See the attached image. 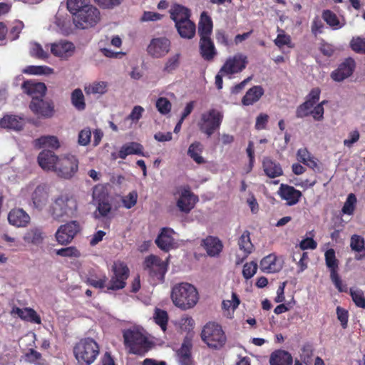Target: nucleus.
Wrapping results in <instances>:
<instances>
[{
    "mask_svg": "<svg viewBox=\"0 0 365 365\" xmlns=\"http://www.w3.org/2000/svg\"><path fill=\"white\" fill-rule=\"evenodd\" d=\"M247 64V58L242 53H237L227 59L221 68H245Z\"/></svg>",
    "mask_w": 365,
    "mask_h": 365,
    "instance_id": "nucleus-37",
    "label": "nucleus"
},
{
    "mask_svg": "<svg viewBox=\"0 0 365 365\" xmlns=\"http://www.w3.org/2000/svg\"><path fill=\"white\" fill-rule=\"evenodd\" d=\"M297 159L299 162L302 163L312 169H314L317 166L315 158L306 148H302L298 150Z\"/></svg>",
    "mask_w": 365,
    "mask_h": 365,
    "instance_id": "nucleus-42",
    "label": "nucleus"
},
{
    "mask_svg": "<svg viewBox=\"0 0 365 365\" xmlns=\"http://www.w3.org/2000/svg\"><path fill=\"white\" fill-rule=\"evenodd\" d=\"M24 23L21 21H16L13 23L9 31H8L7 38L10 41H15L19 37L22 29H24Z\"/></svg>",
    "mask_w": 365,
    "mask_h": 365,
    "instance_id": "nucleus-49",
    "label": "nucleus"
},
{
    "mask_svg": "<svg viewBox=\"0 0 365 365\" xmlns=\"http://www.w3.org/2000/svg\"><path fill=\"white\" fill-rule=\"evenodd\" d=\"M238 245L240 250L244 252V256L240 260L242 262L254 250V246L250 240V233L245 230L238 240ZM240 263V262H237Z\"/></svg>",
    "mask_w": 365,
    "mask_h": 365,
    "instance_id": "nucleus-36",
    "label": "nucleus"
},
{
    "mask_svg": "<svg viewBox=\"0 0 365 365\" xmlns=\"http://www.w3.org/2000/svg\"><path fill=\"white\" fill-rule=\"evenodd\" d=\"M81 231V226L77 221H70L61 225L55 233V237L61 245L70 244L78 232Z\"/></svg>",
    "mask_w": 365,
    "mask_h": 365,
    "instance_id": "nucleus-13",
    "label": "nucleus"
},
{
    "mask_svg": "<svg viewBox=\"0 0 365 365\" xmlns=\"http://www.w3.org/2000/svg\"><path fill=\"white\" fill-rule=\"evenodd\" d=\"M155 106L158 112L162 115L168 114L171 111L172 108L170 101L165 97H160L156 101Z\"/></svg>",
    "mask_w": 365,
    "mask_h": 365,
    "instance_id": "nucleus-51",
    "label": "nucleus"
},
{
    "mask_svg": "<svg viewBox=\"0 0 365 365\" xmlns=\"http://www.w3.org/2000/svg\"><path fill=\"white\" fill-rule=\"evenodd\" d=\"M143 146L136 142H131L124 144L118 153V157L121 159H125L129 155H138L145 156L143 152Z\"/></svg>",
    "mask_w": 365,
    "mask_h": 365,
    "instance_id": "nucleus-29",
    "label": "nucleus"
},
{
    "mask_svg": "<svg viewBox=\"0 0 365 365\" xmlns=\"http://www.w3.org/2000/svg\"><path fill=\"white\" fill-rule=\"evenodd\" d=\"M34 146L37 148L43 147H49L53 149H58L60 147V143L56 136L43 135L34 141Z\"/></svg>",
    "mask_w": 365,
    "mask_h": 365,
    "instance_id": "nucleus-41",
    "label": "nucleus"
},
{
    "mask_svg": "<svg viewBox=\"0 0 365 365\" xmlns=\"http://www.w3.org/2000/svg\"><path fill=\"white\" fill-rule=\"evenodd\" d=\"M88 5L90 0H67V9L73 16Z\"/></svg>",
    "mask_w": 365,
    "mask_h": 365,
    "instance_id": "nucleus-46",
    "label": "nucleus"
},
{
    "mask_svg": "<svg viewBox=\"0 0 365 365\" xmlns=\"http://www.w3.org/2000/svg\"><path fill=\"white\" fill-rule=\"evenodd\" d=\"M56 254L61 257L75 258H78L81 255L80 251L74 246L56 250Z\"/></svg>",
    "mask_w": 365,
    "mask_h": 365,
    "instance_id": "nucleus-50",
    "label": "nucleus"
},
{
    "mask_svg": "<svg viewBox=\"0 0 365 365\" xmlns=\"http://www.w3.org/2000/svg\"><path fill=\"white\" fill-rule=\"evenodd\" d=\"M197 202H198V197L191 192L188 186H186L181 189L176 205L181 212L187 214L194 208Z\"/></svg>",
    "mask_w": 365,
    "mask_h": 365,
    "instance_id": "nucleus-16",
    "label": "nucleus"
},
{
    "mask_svg": "<svg viewBox=\"0 0 365 365\" xmlns=\"http://www.w3.org/2000/svg\"><path fill=\"white\" fill-rule=\"evenodd\" d=\"M9 223L17 227H24L30 222L29 215L23 209H13L8 215Z\"/></svg>",
    "mask_w": 365,
    "mask_h": 365,
    "instance_id": "nucleus-24",
    "label": "nucleus"
},
{
    "mask_svg": "<svg viewBox=\"0 0 365 365\" xmlns=\"http://www.w3.org/2000/svg\"><path fill=\"white\" fill-rule=\"evenodd\" d=\"M269 116L265 113H260L256 118L255 128L257 130H264L266 128L268 123Z\"/></svg>",
    "mask_w": 365,
    "mask_h": 365,
    "instance_id": "nucleus-62",
    "label": "nucleus"
},
{
    "mask_svg": "<svg viewBox=\"0 0 365 365\" xmlns=\"http://www.w3.org/2000/svg\"><path fill=\"white\" fill-rule=\"evenodd\" d=\"M108 281L107 276L104 274L100 278H98L96 275H91L86 279V284L97 289H103L106 286Z\"/></svg>",
    "mask_w": 365,
    "mask_h": 365,
    "instance_id": "nucleus-48",
    "label": "nucleus"
},
{
    "mask_svg": "<svg viewBox=\"0 0 365 365\" xmlns=\"http://www.w3.org/2000/svg\"><path fill=\"white\" fill-rule=\"evenodd\" d=\"M100 19V11L91 4L81 9L73 16V21L76 27L81 29L93 27L99 22Z\"/></svg>",
    "mask_w": 365,
    "mask_h": 365,
    "instance_id": "nucleus-10",
    "label": "nucleus"
},
{
    "mask_svg": "<svg viewBox=\"0 0 365 365\" xmlns=\"http://www.w3.org/2000/svg\"><path fill=\"white\" fill-rule=\"evenodd\" d=\"M200 337L210 349L214 350L221 349L227 342V336L222 326L215 322H209L204 325Z\"/></svg>",
    "mask_w": 365,
    "mask_h": 365,
    "instance_id": "nucleus-5",
    "label": "nucleus"
},
{
    "mask_svg": "<svg viewBox=\"0 0 365 365\" xmlns=\"http://www.w3.org/2000/svg\"><path fill=\"white\" fill-rule=\"evenodd\" d=\"M322 17L324 21L333 29H339L343 26V24H340V21L336 14L331 10H324Z\"/></svg>",
    "mask_w": 365,
    "mask_h": 365,
    "instance_id": "nucleus-44",
    "label": "nucleus"
},
{
    "mask_svg": "<svg viewBox=\"0 0 365 365\" xmlns=\"http://www.w3.org/2000/svg\"><path fill=\"white\" fill-rule=\"evenodd\" d=\"M169 12L170 19L175 22V25L190 19V9L182 5L175 4Z\"/></svg>",
    "mask_w": 365,
    "mask_h": 365,
    "instance_id": "nucleus-26",
    "label": "nucleus"
},
{
    "mask_svg": "<svg viewBox=\"0 0 365 365\" xmlns=\"http://www.w3.org/2000/svg\"><path fill=\"white\" fill-rule=\"evenodd\" d=\"M112 274L107 284V291H118L126 286L130 270L127 264L121 261L114 262L111 267Z\"/></svg>",
    "mask_w": 365,
    "mask_h": 365,
    "instance_id": "nucleus-9",
    "label": "nucleus"
},
{
    "mask_svg": "<svg viewBox=\"0 0 365 365\" xmlns=\"http://www.w3.org/2000/svg\"><path fill=\"white\" fill-rule=\"evenodd\" d=\"M349 294L354 304L359 308H365V296L364 291L357 289L350 288Z\"/></svg>",
    "mask_w": 365,
    "mask_h": 365,
    "instance_id": "nucleus-47",
    "label": "nucleus"
},
{
    "mask_svg": "<svg viewBox=\"0 0 365 365\" xmlns=\"http://www.w3.org/2000/svg\"><path fill=\"white\" fill-rule=\"evenodd\" d=\"M96 4L104 9H112L121 4L123 0H94Z\"/></svg>",
    "mask_w": 365,
    "mask_h": 365,
    "instance_id": "nucleus-60",
    "label": "nucleus"
},
{
    "mask_svg": "<svg viewBox=\"0 0 365 365\" xmlns=\"http://www.w3.org/2000/svg\"><path fill=\"white\" fill-rule=\"evenodd\" d=\"M38 91V96H32L29 104L31 110L38 117L43 118H50L54 115V105L51 101H46L43 97L46 95V87L44 83H38L36 84L31 93Z\"/></svg>",
    "mask_w": 365,
    "mask_h": 365,
    "instance_id": "nucleus-4",
    "label": "nucleus"
},
{
    "mask_svg": "<svg viewBox=\"0 0 365 365\" xmlns=\"http://www.w3.org/2000/svg\"><path fill=\"white\" fill-rule=\"evenodd\" d=\"M123 337L128 352L140 356H145L154 345L152 341L138 329L124 330Z\"/></svg>",
    "mask_w": 365,
    "mask_h": 365,
    "instance_id": "nucleus-2",
    "label": "nucleus"
},
{
    "mask_svg": "<svg viewBox=\"0 0 365 365\" xmlns=\"http://www.w3.org/2000/svg\"><path fill=\"white\" fill-rule=\"evenodd\" d=\"M77 210L76 198L71 194L62 193L52 202L49 208V213L54 220H60L64 217H74L76 215Z\"/></svg>",
    "mask_w": 365,
    "mask_h": 365,
    "instance_id": "nucleus-3",
    "label": "nucleus"
},
{
    "mask_svg": "<svg viewBox=\"0 0 365 365\" xmlns=\"http://www.w3.org/2000/svg\"><path fill=\"white\" fill-rule=\"evenodd\" d=\"M324 27V25L322 19L319 18V16H316L312 22V33L316 36L319 34H322L323 32Z\"/></svg>",
    "mask_w": 365,
    "mask_h": 365,
    "instance_id": "nucleus-61",
    "label": "nucleus"
},
{
    "mask_svg": "<svg viewBox=\"0 0 365 365\" xmlns=\"http://www.w3.org/2000/svg\"><path fill=\"white\" fill-rule=\"evenodd\" d=\"M264 95V89L260 86H255L250 88L243 96L242 103L244 106H251L257 102Z\"/></svg>",
    "mask_w": 365,
    "mask_h": 365,
    "instance_id": "nucleus-31",
    "label": "nucleus"
},
{
    "mask_svg": "<svg viewBox=\"0 0 365 365\" xmlns=\"http://www.w3.org/2000/svg\"><path fill=\"white\" fill-rule=\"evenodd\" d=\"M143 269L148 273L153 284H162L168 269V262L155 255L147 256L143 262Z\"/></svg>",
    "mask_w": 365,
    "mask_h": 365,
    "instance_id": "nucleus-6",
    "label": "nucleus"
},
{
    "mask_svg": "<svg viewBox=\"0 0 365 365\" xmlns=\"http://www.w3.org/2000/svg\"><path fill=\"white\" fill-rule=\"evenodd\" d=\"M170 46V41L166 37L154 38L150 41L147 51L151 56L161 58L168 53Z\"/></svg>",
    "mask_w": 365,
    "mask_h": 365,
    "instance_id": "nucleus-15",
    "label": "nucleus"
},
{
    "mask_svg": "<svg viewBox=\"0 0 365 365\" xmlns=\"http://www.w3.org/2000/svg\"><path fill=\"white\" fill-rule=\"evenodd\" d=\"M200 54L205 60H212L217 52L213 41L210 37L201 38L200 40Z\"/></svg>",
    "mask_w": 365,
    "mask_h": 365,
    "instance_id": "nucleus-30",
    "label": "nucleus"
},
{
    "mask_svg": "<svg viewBox=\"0 0 365 365\" xmlns=\"http://www.w3.org/2000/svg\"><path fill=\"white\" fill-rule=\"evenodd\" d=\"M223 112L217 108H210L202 113L197 122L200 131L207 138L219 130L223 121Z\"/></svg>",
    "mask_w": 365,
    "mask_h": 365,
    "instance_id": "nucleus-8",
    "label": "nucleus"
},
{
    "mask_svg": "<svg viewBox=\"0 0 365 365\" xmlns=\"http://www.w3.org/2000/svg\"><path fill=\"white\" fill-rule=\"evenodd\" d=\"M321 94L319 88H312L306 96L304 103L297 106L295 112L297 118H304L311 115L312 109L314 106L319 101Z\"/></svg>",
    "mask_w": 365,
    "mask_h": 365,
    "instance_id": "nucleus-14",
    "label": "nucleus"
},
{
    "mask_svg": "<svg viewBox=\"0 0 365 365\" xmlns=\"http://www.w3.org/2000/svg\"><path fill=\"white\" fill-rule=\"evenodd\" d=\"M71 101L73 107L79 110H84L86 107L85 97L83 91L80 88L74 89L71 95Z\"/></svg>",
    "mask_w": 365,
    "mask_h": 365,
    "instance_id": "nucleus-43",
    "label": "nucleus"
},
{
    "mask_svg": "<svg viewBox=\"0 0 365 365\" xmlns=\"http://www.w3.org/2000/svg\"><path fill=\"white\" fill-rule=\"evenodd\" d=\"M325 263L326 266L330 272V279L335 287L340 292H346L347 287L343 284L339 272V260L336 257L335 251L334 249H329L325 252Z\"/></svg>",
    "mask_w": 365,
    "mask_h": 365,
    "instance_id": "nucleus-12",
    "label": "nucleus"
},
{
    "mask_svg": "<svg viewBox=\"0 0 365 365\" xmlns=\"http://www.w3.org/2000/svg\"><path fill=\"white\" fill-rule=\"evenodd\" d=\"M30 53L32 56L40 59H45L48 56V52L43 50L40 43L36 42L31 43Z\"/></svg>",
    "mask_w": 365,
    "mask_h": 365,
    "instance_id": "nucleus-54",
    "label": "nucleus"
},
{
    "mask_svg": "<svg viewBox=\"0 0 365 365\" xmlns=\"http://www.w3.org/2000/svg\"><path fill=\"white\" fill-rule=\"evenodd\" d=\"M108 91V83L105 81H94L86 85L84 91L87 96L98 95L102 96Z\"/></svg>",
    "mask_w": 365,
    "mask_h": 365,
    "instance_id": "nucleus-40",
    "label": "nucleus"
},
{
    "mask_svg": "<svg viewBox=\"0 0 365 365\" xmlns=\"http://www.w3.org/2000/svg\"><path fill=\"white\" fill-rule=\"evenodd\" d=\"M174 230L170 227H163L155 240L156 245L164 252H169L175 247Z\"/></svg>",
    "mask_w": 365,
    "mask_h": 365,
    "instance_id": "nucleus-17",
    "label": "nucleus"
},
{
    "mask_svg": "<svg viewBox=\"0 0 365 365\" xmlns=\"http://www.w3.org/2000/svg\"><path fill=\"white\" fill-rule=\"evenodd\" d=\"M350 47L356 53H365V38L353 37L350 41Z\"/></svg>",
    "mask_w": 365,
    "mask_h": 365,
    "instance_id": "nucleus-53",
    "label": "nucleus"
},
{
    "mask_svg": "<svg viewBox=\"0 0 365 365\" xmlns=\"http://www.w3.org/2000/svg\"><path fill=\"white\" fill-rule=\"evenodd\" d=\"M260 268L264 272L275 273L282 269V264L274 254H269L260 261Z\"/></svg>",
    "mask_w": 365,
    "mask_h": 365,
    "instance_id": "nucleus-25",
    "label": "nucleus"
},
{
    "mask_svg": "<svg viewBox=\"0 0 365 365\" xmlns=\"http://www.w3.org/2000/svg\"><path fill=\"white\" fill-rule=\"evenodd\" d=\"M74 49L75 46L73 43L66 41H61L51 44V53L60 58H66L71 56Z\"/></svg>",
    "mask_w": 365,
    "mask_h": 365,
    "instance_id": "nucleus-21",
    "label": "nucleus"
},
{
    "mask_svg": "<svg viewBox=\"0 0 365 365\" xmlns=\"http://www.w3.org/2000/svg\"><path fill=\"white\" fill-rule=\"evenodd\" d=\"M317 247V243L312 237H307L302 240L299 243V247L302 250H315Z\"/></svg>",
    "mask_w": 365,
    "mask_h": 365,
    "instance_id": "nucleus-63",
    "label": "nucleus"
},
{
    "mask_svg": "<svg viewBox=\"0 0 365 365\" xmlns=\"http://www.w3.org/2000/svg\"><path fill=\"white\" fill-rule=\"evenodd\" d=\"M202 246L205 248L210 257H217L222 251L223 245L221 240L214 236H207L202 242Z\"/></svg>",
    "mask_w": 365,
    "mask_h": 365,
    "instance_id": "nucleus-23",
    "label": "nucleus"
},
{
    "mask_svg": "<svg viewBox=\"0 0 365 365\" xmlns=\"http://www.w3.org/2000/svg\"><path fill=\"white\" fill-rule=\"evenodd\" d=\"M170 297L175 306L182 310L194 307L199 299L197 289L187 282L175 284L172 288Z\"/></svg>",
    "mask_w": 365,
    "mask_h": 365,
    "instance_id": "nucleus-1",
    "label": "nucleus"
},
{
    "mask_svg": "<svg viewBox=\"0 0 365 365\" xmlns=\"http://www.w3.org/2000/svg\"><path fill=\"white\" fill-rule=\"evenodd\" d=\"M336 311L337 319L340 322L342 328L346 329L348 326L349 312L341 307H337Z\"/></svg>",
    "mask_w": 365,
    "mask_h": 365,
    "instance_id": "nucleus-58",
    "label": "nucleus"
},
{
    "mask_svg": "<svg viewBox=\"0 0 365 365\" xmlns=\"http://www.w3.org/2000/svg\"><path fill=\"white\" fill-rule=\"evenodd\" d=\"M0 126L4 128L21 130L24 128V120L17 115H6L0 120Z\"/></svg>",
    "mask_w": 365,
    "mask_h": 365,
    "instance_id": "nucleus-32",
    "label": "nucleus"
},
{
    "mask_svg": "<svg viewBox=\"0 0 365 365\" xmlns=\"http://www.w3.org/2000/svg\"><path fill=\"white\" fill-rule=\"evenodd\" d=\"M356 197L354 193H350L342 207V212L344 214L352 215L355 210V205L356 203Z\"/></svg>",
    "mask_w": 365,
    "mask_h": 365,
    "instance_id": "nucleus-52",
    "label": "nucleus"
},
{
    "mask_svg": "<svg viewBox=\"0 0 365 365\" xmlns=\"http://www.w3.org/2000/svg\"><path fill=\"white\" fill-rule=\"evenodd\" d=\"M23 239L27 243L38 245L43 241V232L40 227H31L26 231Z\"/></svg>",
    "mask_w": 365,
    "mask_h": 365,
    "instance_id": "nucleus-35",
    "label": "nucleus"
},
{
    "mask_svg": "<svg viewBox=\"0 0 365 365\" xmlns=\"http://www.w3.org/2000/svg\"><path fill=\"white\" fill-rule=\"evenodd\" d=\"M354 70H334L331 73V78L335 81H341L351 76Z\"/></svg>",
    "mask_w": 365,
    "mask_h": 365,
    "instance_id": "nucleus-59",
    "label": "nucleus"
},
{
    "mask_svg": "<svg viewBox=\"0 0 365 365\" xmlns=\"http://www.w3.org/2000/svg\"><path fill=\"white\" fill-rule=\"evenodd\" d=\"M91 130L89 128H85L78 133V143L79 145L86 146L91 142Z\"/></svg>",
    "mask_w": 365,
    "mask_h": 365,
    "instance_id": "nucleus-57",
    "label": "nucleus"
},
{
    "mask_svg": "<svg viewBox=\"0 0 365 365\" xmlns=\"http://www.w3.org/2000/svg\"><path fill=\"white\" fill-rule=\"evenodd\" d=\"M257 270V262L252 261L250 262H247L244 264L242 269V275L246 279H249L252 278Z\"/></svg>",
    "mask_w": 365,
    "mask_h": 365,
    "instance_id": "nucleus-55",
    "label": "nucleus"
},
{
    "mask_svg": "<svg viewBox=\"0 0 365 365\" xmlns=\"http://www.w3.org/2000/svg\"><path fill=\"white\" fill-rule=\"evenodd\" d=\"M15 312L23 320L36 323L37 324H40L41 323V317L36 313V312L31 308L21 309L16 307Z\"/></svg>",
    "mask_w": 365,
    "mask_h": 365,
    "instance_id": "nucleus-39",
    "label": "nucleus"
},
{
    "mask_svg": "<svg viewBox=\"0 0 365 365\" xmlns=\"http://www.w3.org/2000/svg\"><path fill=\"white\" fill-rule=\"evenodd\" d=\"M137 200L138 193L135 190H133L123 197L122 202L125 208L130 209L136 205Z\"/></svg>",
    "mask_w": 365,
    "mask_h": 365,
    "instance_id": "nucleus-56",
    "label": "nucleus"
},
{
    "mask_svg": "<svg viewBox=\"0 0 365 365\" xmlns=\"http://www.w3.org/2000/svg\"><path fill=\"white\" fill-rule=\"evenodd\" d=\"M168 319V314L166 311L159 308L155 309L153 314L154 322L160 326L163 331H165L167 329Z\"/></svg>",
    "mask_w": 365,
    "mask_h": 365,
    "instance_id": "nucleus-45",
    "label": "nucleus"
},
{
    "mask_svg": "<svg viewBox=\"0 0 365 365\" xmlns=\"http://www.w3.org/2000/svg\"><path fill=\"white\" fill-rule=\"evenodd\" d=\"M212 26L211 18L205 12H202L198 24V34L200 38L210 37Z\"/></svg>",
    "mask_w": 365,
    "mask_h": 365,
    "instance_id": "nucleus-33",
    "label": "nucleus"
},
{
    "mask_svg": "<svg viewBox=\"0 0 365 365\" xmlns=\"http://www.w3.org/2000/svg\"><path fill=\"white\" fill-rule=\"evenodd\" d=\"M48 197L49 192L46 186L38 185L31 195L34 207L38 210H42L48 202Z\"/></svg>",
    "mask_w": 365,
    "mask_h": 365,
    "instance_id": "nucleus-22",
    "label": "nucleus"
},
{
    "mask_svg": "<svg viewBox=\"0 0 365 365\" xmlns=\"http://www.w3.org/2000/svg\"><path fill=\"white\" fill-rule=\"evenodd\" d=\"M192 343L190 338L185 336L180 348L177 351L178 361L180 365H193L191 350Z\"/></svg>",
    "mask_w": 365,
    "mask_h": 365,
    "instance_id": "nucleus-18",
    "label": "nucleus"
},
{
    "mask_svg": "<svg viewBox=\"0 0 365 365\" xmlns=\"http://www.w3.org/2000/svg\"><path fill=\"white\" fill-rule=\"evenodd\" d=\"M78 160L71 154L60 156L53 172L63 179L72 178L78 170Z\"/></svg>",
    "mask_w": 365,
    "mask_h": 365,
    "instance_id": "nucleus-11",
    "label": "nucleus"
},
{
    "mask_svg": "<svg viewBox=\"0 0 365 365\" xmlns=\"http://www.w3.org/2000/svg\"><path fill=\"white\" fill-rule=\"evenodd\" d=\"M59 158L53 151L43 150L38 154L37 160L38 165L43 170L53 171Z\"/></svg>",
    "mask_w": 365,
    "mask_h": 365,
    "instance_id": "nucleus-20",
    "label": "nucleus"
},
{
    "mask_svg": "<svg viewBox=\"0 0 365 365\" xmlns=\"http://www.w3.org/2000/svg\"><path fill=\"white\" fill-rule=\"evenodd\" d=\"M203 151V145L199 141L191 143L187 150V155L198 165L206 163L205 158L201 156Z\"/></svg>",
    "mask_w": 365,
    "mask_h": 365,
    "instance_id": "nucleus-38",
    "label": "nucleus"
},
{
    "mask_svg": "<svg viewBox=\"0 0 365 365\" xmlns=\"http://www.w3.org/2000/svg\"><path fill=\"white\" fill-rule=\"evenodd\" d=\"M279 194L282 199L286 200L287 204L289 206L296 205L302 195L301 191L286 184H281Z\"/></svg>",
    "mask_w": 365,
    "mask_h": 365,
    "instance_id": "nucleus-19",
    "label": "nucleus"
},
{
    "mask_svg": "<svg viewBox=\"0 0 365 365\" xmlns=\"http://www.w3.org/2000/svg\"><path fill=\"white\" fill-rule=\"evenodd\" d=\"M179 35L183 38L191 39L196 31L195 24L190 19L175 25Z\"/></svg>",
    "mask_w": 365,
    "mask_h": 365,
    "instance_id": "nucleus-34",
    "label": "nucleus"
},
{
    "mask_svg": "<svg viewBox=\"0 0 365 365\" xmlns=\"http://www.w3.org/2000/svg\"><path fill=\"white\" fill-rule=\"evenodd\" d=\"M269 362L270 365H292L293 358L287 351L277 349L270 354Z\"/></svg>",
    "mask_w": 365,
    "mask_h": 365,
    "instance_id": "nucleus-28",
    "label": "nucleus"
},
{
    "mask_svg": "<svg viewBox=\"0 0 365 365\" xmlns=\"http://www.w3.org/2000/svg\"><path fill=\"white\" fill-rule=\"evenodd\" d=\"M291 38L289 35L285 34H279L277 38L274 40V43L279 48H282L284 46H288L291 47Z\"/></svg>",
    "mask_w": 365,
    "mask_h": 365,
    "instance_id": "nucleus-64",
    "label": "nucleus"
},
{
    "mask_svg": "<svg viewBox=\"0 0 365 365\" xmlns=\"http://www.w3.org/2000/svg\"><path fill=\"white\" fill-rule=\"evenodd\" d=\"M262 168L265 175L269 178H275L283 175L281 165L269 157L264 158Z\"/></svg>",
    "mask_w": 365,
    "mask_h": 365,
    "instance_id": "nucleus-27",
    "label": "nucleus"
},
{
    "mask_svg": "<svg viewBox=\"0 0 365 365\" xmlns=\"http://www.w3.org/2000/svg\"><path fill=\"white\" fill-rule=\"evenodd\" d=\"M100 348L91 338L80 340L73 348V354L80 365H91L99 354Z\"/></svg>",
    "mask_w": 365,
    "mask_h": 365,
    "instance_id": "nucleus-7",
    "label": "nucleus"
}]
</instances>
